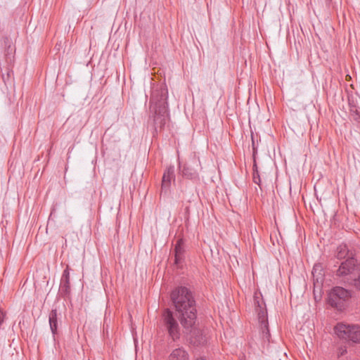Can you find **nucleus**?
Returning a JSON list of instances; mask_svg holds the SVG:
<instances>
[{
  "label": "nucleus",
  "instance_id": "nucleus-1",
  "mask_svg": "<svg viewBox=\"0 0 360 360\" xmlns=\"http://www.w3.org/2000/svg\"><path fill=\"white\" fill-rule=\"evenodd\" d=\"M170 301L189 343L193 346L204 345L206 338L197 327V306L192 290L186 286H177L170 293Z\"/></svg>",
  "mask_w": 360,
  "mask_h": 360
},
{
  "label": "nucleus",
  "instance_id": "nucleus-2",
  "mask_svg": "<svg viewBox=\"0 0 360 360\" xmlns=\"http://www.w3.org/2000/svg\"><path fill=\"white\" fill-rule=\"evenodd\" d=\"M334 256L341 261L335 271V276L360 292V244L342 243L337 247Z\"/></svg>",
  "mask_w": 360,
  "mask_h": 360
},
{
  "label": "nucleus",
  "instance_id": "nucleus-3",
  "mask_svg": "<svg viewBox=\"0 0 360 360\" xmlns=\"http://www.w3.org/2000/svg\"><path fill=\"white\" fill-rule=\"evenodd\" d=\"M168 90L165 84H160L153 88L150 104L154 110V129L158 132L164 129L168 117Z\"/></svg>",
  "mask_w": 360,
  "mask_h": 360
},
{
  "label": "nucleus",
  "instance_id": "nucleus-4",
  "mask_svg": "<svg viewBox=\"0 0 360 360\" xmlns=\"http://www.w3.org/2000/svg\"><path fill=\"white\" fill-rule=\"evenodd\" d=\"M165 309L162 315V325L169 337L173 342H176L183 333V327L176 316V311Z\"/></svg>",
  "mask_w": 360,
  "mask_h": 360
},
{
  "label": "nucleus",
  "instance_id": "nucleus-5",
  "mask_svg": "<svg viewBox=\"0 0 360 360\" xmlns=\"http://www.w3.org/2000/svg\"><path fill=\"white\" fill-rule=\"evenodd\" d=\"M334 330L340 338L355 344H360V326L349 325L343 323H338Z\"/></svg>",
  "mask_w": 360,
  "mask_h": 360
},
{
  "label": "nucleus",
  "instance_id": "nucleus-6",
  "mask_svg": "<svg viewBox=\"0 0 360 360\" xmlns=\"http://www.w3.org/2000/svg\"><path fill=\"white\" fill-rule=\"evenodd\" d=\"M352 296V291L340 286L334 287L328 295V304L338 310L345 308V303Z\"/></svg>",
  "mask_w": 360,
  "mask_h": 360
},
{
  "label": "nucleus",
  "instance_id": "nucleus-7",
  "mask_svg": "<svg viewBox=\"0 0 360 360\" xmlns=\"http://www.w3.org/2000/svg\"><path fill=\"white\" fill-rule=\"evenodd\" d=\"M254 302L255 310L257 313L258 320L260 324L261 336L263 340L269 342L270 333L269 329V323L267 319V311L265 308V304L263 300L259 301V297L255 296Z\"/></svg>",
  "mask_w": 360,
  "mask_h": 360
},
{
  "label": "nucleus",
  "instance_id": "nucleus-8",
  "mask_svg": "<svg viewBox=\"0 0 360 360\" xmlns=\"http://www.w3.org/2000/svg\"><path fill=\"white\" fill-rule=\"evenodd\" d=\"M198 160L193 158L183 165L179 162V169L183 177L193 181H198L199 174L196 169L198 167Z\"/></svg>",
  "mask_w": 360,
  "mask_h": 360
},
{
  "label": "nucleus",
  "instance_id": "nucleus-9",
  "mask_svg": "<svg viewBox=\"0 0 360 360\" xmlns=\"http://www.w3.org/2000/svg\"><path fill=\"white\" fill-rule=\"evenodd\" d=\"M70 267L67 265L66 268L63 271L60 278L59 294L62 297L66 299L70 297Z\"/></svg>",
  "mask_w": 360,
  "mask_h": 360
},
{
  "label": "nucleus",
  "instance_id": "nucleus-10",
  "mask_svg": "<svg viewBox=\"0 0 360 360\" xmlns=\"http://www.w3.org/2000/svg\"><path fill=\"white\" fill-rule=\"evenodd\" d=\"M172 181H175L174 167L169 165L164 172L162 179V192H167L170 188Z\"/></svg>",
  "mask_w": 360,
  "mask_h": 360
},
{
  "label": "nucleus",
  "instance_id": "nucleus-11",
  "mask_svg": "<svg viewBox=\"0 0 360 360\" xmlns=\"http://www.w3.org/2000/svg\"><path fill=\"white\" fill-rule=\"evenodd\" d=\"M174 264L177 266H180L183 264L185 259V248L184 242L183 238H179L174 248Z\"/></svg>",
  "mask_w": 360,
  "mask_h": 360
},
{
  "label": "nucleus",
  "instance_id": "nucleus-12",
  "mask_svg": "<svg viewBox=\"0 0 360 360\" xmlns=\"http://www.w3.org/2000/svg\"><path fill=\"white\" fill-rule=\"evenodd\" d=\"M59 316L60 314L58 313L56 309H52L49 314V326L54 339L55 336L58 334Z\"/></svg>",
  "mask_w": 360,
  "mask_h": 360
},
{
  "label": "nucleus",
  "instance_id": "nucleus-13",
  "mask_svg": "<svg viewBox=\"0 0 360 360\" xmlns=\"http://www.w3.org/2000/svg\"><path fill=\"white\" fill-rule=\"evenodd\" d=\"M167 360H189V355L187 351L181 347L172 350Z\"/></svg>",
  "mask_w": 360,
  "mask_h": 360
},
{
  "label": "nucleus",
  "instance_id": "nucleus-14",
  "mask_svg": "<svg viewBox=\"0 0 360 360\" xmlns=\"http://www.w3.org/2000/svg\"><path fill=\"white\" fill-rule=\"evenodd\" d=\"M14 49L9 45L6 50V59L8 63H11L14 58Z\"/></svg>",
  "mask_w": 360,
  "mask_h": 360
},
{
  "label": "nucleus",
  "instance_id": "nucleus-15",
  "mask_svg": "<svg viewBox=\"0 0 360 360\" xmlns=\"http://www.w3.org/2000/svg\"><path fill=\"white\" fill-rule=\"evenodd\" d=\"M348 104H349V112L358 110L356 102L353 97H350V96L348 97Z\"/></svg>",
  "mask_w": 360,
  "mask_h": 360
},
{
  "label": "nucleus",
  "instance_id": "nucleus-16",
  "mask_svg": "<svg viewBox=\"0 0 360 360\" xmlns=\"http://www.w3.org/2000/svg\"><path fill=\"white\" fill-rule=\"evenodd\" d=\"M349 112L353 120L356 123L360 124V112L358 110H356Z\"/></svg>",
  "mask_w": 360,
  "mask_h": 360
},
{
  "label": "nucleus",
  "instance_id": "nucleus-17",
  "mask_svg": "<svg viewBox=\"0 0 360 360\" xmlns=\"http://www.w3.org/2000/svg\"><path fill=\"white\" fill-rule=\"evenodd\" d=\"M252 180L253 182L261 187V179L258 172H252Z\"/></svg>",
  "mask_w": 360,
  "mask_h": 360
},
{
  "label": "nucleus",
  "instance_id": "nucleus-18",
  "mask_svg": "<svg viewBox=\"0 0 360 360\" xmlns=\"http://www.w3.org/2000/svg\"><path fill=\"white\" fill-rule=\"evenodd\" d=\"M347 352V347L346 346H340L338 349V356H342L346 354Z\"/></svg>",
  "mask_w": 360,
  "mask_h": 360
},
{
  "label": "nucleus",
  "instance_id": "nucleus-19",
  "mask_svg": "<svg viewBox=\"0 0 360 360\" xmlns=\"http://www.w3.org/2000/svg\"><path fill=\"white\" fill-rule=\"evenodd\" d=\"M11 75H13V71L12 70H8L6 77L3 74L2 75V79H3L4 82H6V80H8V79L11 77Z\"/></svg>",
  "mask_w": 360,
  "mask_h": 360
},
{
  "label": "nucleus",
  "instance_id": "nucleus-20",
  "mask_svg": "<svg viewBox=\"0 0 360 360\" xmlns=\"http://www.w3.org/2000/svg\"><path fill=\"white\" fill-rule=\"evenodd\" d=\"M258 172L259 171H258L257 162H256L255 158L254 157L253 165H252V172Z\"/></svg>",
  "mask_w": 360,
  "mask_h": 360
},
{
  "label": "nucleus",
  "instance_id": "nucleus-21",
  "mask_svg": "<svg viewBox=\"0 0 360 360\" xmlns=\"http://www.w3.org/2000/svg\"><path fill=\"white\" fill-rule=\"evenodd\" d=\"M4 321V314L3 311L0 310V326L3 323Z\"/></svg>",
  "mask_w": 360,
  "mask_h": 360
},
{
  "label": "nucleus",
  "instance_id": "nucleus-22",
  "mask_svg": "<svg viewBox=\"0 0 360 360\" xmlns=\"http://www.w3.org/2000/svg\"><path fill=\"white\" fill-rule=\"evenodd\" d=\"M331 1H332V0H325L326 4L327 5H329V4H330V3L331 2Z\"/></svg>",
  "mask_w": 360,
  "mask_h": 360
}]
</instances>
